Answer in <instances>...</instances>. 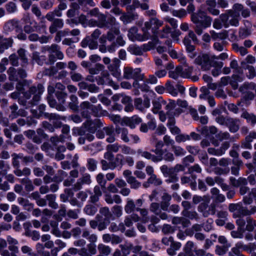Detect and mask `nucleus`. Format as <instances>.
Listing matches in <instances>:
<instances>
[{"instance_id": "3", "label": "nucleus", "mask_w": 256, "mask_h": 256, "mask_svg": "<svg viewBox=\"0 0 256 256\" xmlns=\"http://www.w3.org/2000/svg\"><path fill=\"white\" fill-rule=\"evenodd\" d=\"M200 8L196 12H193L191 16L192 21L196 24L194 30L198 35H201L203 29L210 26L212 18L206 15Z\"/></svg>"}, {"instance_id": "39", "label": "nucleus", "mask_w": 256, "mask_h": 256, "mask_svg": "<svg viewBox=\"0 0 256 256\" xmlns=\"http://www.w3.org/2000/svg\"><path fill=\"white\" fill-rule=\"evenodd\" d=\"M7 73L10 81L18 80L17 70L15 68L12 66L9 68L7 70Z\"/></svg>"}, {"instance_id": "38", "label": "nucleus", "mask_w": 256, "mask_h": 256, "mask_svg": "<svg viewBox=\"0 0 256 256\" xmlns=\"http://www.w3.org/2000/svg\"><path fill=\"white\" fill-rule=\"evenodd\" d=\"M128 50L131 54L138 56L142 55L144 52L142 46H138L136 45L130 46Z\"/></svg>"}, {"instance_id": "51", "label": "nucleus", "mask_w": 256, "mask_h": 256, "mask_svg": "<svg viewBox=\"0 0 256 256\" xmlns=\"http://www.w3.org/2000/svg\"><path fill=\"white\" fill-rule=\"evenodd\" d=\"M18 22L17 20H11L7 22L4 25V29L6 30L11 31L18 28Z\"/></svg>"}, {"instance_id": "4", "label": "nucleus", "mask_w": 256, "mask_h": 256, "mask_svg": "<svg viewBox=\"0 0 256 256\" xmlns=\"http://www.w3.org/2000/svg\"><path fill=\"white\" fill-rule=\"evenodd\" d=\"M220 18L225 28L230 26H238L240 18V12L232 10H228L225 13L221 14Z\"/></svg>"}, {"instance_id": "32", "label": "nucleus", "mask_w": 256, "mask_h": 256, "mask_svg": "<svg viewBox=\"0 0 256 256\" xmlns=\"http://www.w3.org/2000/svg\"><path fill=\"white\" fill-rule=\"evenodd\" d=\"M116 132L117 134H121V138L126 142L130 141L128 137V132L127 128H116Z\"/></svg>"}, {"instance_id": "13", "label": "nucleus", "mask_w": 256, "mask_h": 256, "mask_svg": "<svg viewBox=\"0 0 256 256\" xmlns=\"http://www.w3.org/2000/svg\"><path fill=\"white\" fill-rule=\"evenodd\" d=\"M106 15L102 12L98 16V21L99 22L100 28L109 27L110 26H112L116 24V19L114 16H110L108 18V22H106Z\"/></svg>"}, {"instance_id": "5", "label": "nucleus", "mask_w": 256, "mask_h": 256, "mask_svg": "<svg viewBox=\"0 0 256 256\" xmlns=\"http://www.w3.org/2000/svg\"><path fill=\"white\" fill-rule=\"evenodd\" d=\"M123 78L126 80H144V74L142 73L140 68H134L130 66H125L123 70Z\"/></svg>"}, {"instance_id": "26", "label": "nucleus", "mask_w": 256, "mask_h": 256, "mask_svg": "<svg viewBox=\"0 0 256 256\" xmlns=\"http://www.w3.org/2000/svg\"><path fill=\"white\" fill-rule=\"evenodd\" d=\"M183 69L182 66H176L174 70L168 72V76L174 80H177L178 77H183Z\"/></svg>"}, {"instance_id": "10", "label": "nucleus", "mask_w": 256, "mask_h": 256, "mask_svg": "<svg viewBox=\"0 0 256 256\" xmlns=\"http://www.w3.org/2000/svg\"><path fill=\"white\" fill-rule=\"evenodd\" d=\"M216 0H206L204 4H202L200 8L204 12H208L213 16L219 15L220 10L216 8Z\"/></svg>"}, {"instance_id": "49", "label": "nucleus", "mask_w": 256, "mask_h": 256, "mask_svg": "<svg viewBox=\"0 0 256 256\" xmlns=\"http://www.w3.org/2000/svg\"><path fill=\"white\" fill-rule=\"evenodd\" d=\"M66 210L65 206L61 205L60 210L58 212V214L54 216V218L58 221H61L62 217H64L66 216Z\"/></svg>"}, {"instance_id": "55", "label": "nucleus", "mask_w": 256, "mask_h": 256, "mask_svg": "<svg viewBox=\"0 0 256 256\" xmlns=\"http://www.w3.org/2000/svg\"><path fill=\"white\" fill-rule=\"evenodd\" d=\"M56 33L54 40L57 42H60L61 41L62 37L68 36L69 34V32L66 30H58Z\"/></svg>"}, {"instance_id": "40", "label": "nucleus", "mask_w": 256, "mask_h": 256, "mask_svg": "<svg viewBox=\"0 0 256 256\" xmlns=\"http://www.w3.org/2000/svg\"><path fill=\"white\" fill-rule=\"evenodd\" d=\"M104 66L101 64L98 63L95 64L94 68H89L88 72L90 74H98L100 72H103L104 70Z\"/></svg>"}, {"instance_id": "50", "label": "nucleus", "mask_w": 256, "mask_h": 256, "mask_svg": "<svg viewBox=\"0 0 256 256\" xmlns=\"http://www.w3.org/2000/svg\"><path fill=\"white\" fill-rule=\"evenodd\" d=\"M98 162L93 158H88L87 159V168L90 172L94 171L97 168Z\"/></svg>"}, {"instance_id": "27", "label": "nucleus", "mask_w": 256, "mask_h": 256, "mask_svg": "<svg viewBox=\"0 0 256 256\" xmlns=\"http://www.w3.org/2000/svg\"><path fill=\"white\" fill-rule=\"evenodd\" d=\"M158 78L155 74H150L148 78L145 80L146 84H144V86L142 88V90L148 92L149 90V86L146 84H155L158 82Z\"/></svg>"}, {"instance_id": "23", "label": "nucleus", "mask_w": 256, "mask_h": 256, "mask_svg": "<svg viewBox=\"0 0 256 256\" xmlns=\"http://www.w3.org/2000/svg\"><path fill=\"white\" fill-rule=\"evenodd\" d=\"M104 200L108 204H112L114 202L116 204H120L122 202L120 196L118 194L111 195L110 194H104Z\"/></svg>"}, {"instance_id": "25", "label": "nucleus", "mask_w": 256, "mask_h": 256, "mask_svg": "<svg viewBox=\"0 0 256 256\" xmlns=\"http://www.w3.org/2000/svg\"><path fill=\"white\" fill-rule=\"evenodd\" d=\"M241 118L246 119L248 122L250 123L252 126L256 124V116L252 113H249L246 110H243Z\"/></svg>"}, {"instance_id": "61", "label": "nucleus", "mask_w": 256, "mask_h": 256, "mask_svg": "<svg viewBox=\"0 0 256 256\" xmlns=\"http://www.w3.org/2000/svg\"><path fill=\"white\" fill-rule=\"evenodd\" d=\"M166 90L168 93L171 94L173 96H176L178 94V92L176 89L174 88V86L171 84L170 81H168L166 84Z\"/></svg>"}, {"instance_id": "63", "label": "nucleus", "mask_w": 256, "mask_h": 256, "mask_svg": "<svg viewBox=\"0 0 256 256\" xmlns=\"http://www.w3.org/2000/svg\"><path fill=\"white\" fill-rule=\"evenodd\" d=\"M148 179V182H150V184H153L154 186H158L162 184V180L158 178L156 174L152 175V176H150Z\"/></svg>"}, {"instance_id": "31", "label": "nucleus", "mask_w": 256, "mask_h": 256, "mask_svg": "<svg viewBox=\"0 0 256 256\" xmlns=\"http://www.w3.org/2000/svg\"><path fill=\"white\" fill-rule=\"evenodd\" d=\"M46 200L48 201L50 207L54 209L58 208V204L56 202V196L54 194H48L46 196Z\"/></svg>"}, {"instance_id": "60", "label": "nucleus", "mask_w": 256, "mask_h": 256, "mask_svg": "<svg viewBox=\"0 0 256 256\" xmlns=\"http://www.w3.org/2000/svg\"><path fill=\"white\" fill-rule=\"evenodd\" d=\"M50 142L53 145L56 146L58 142H64V136L63 134H60L59 136H52L50 138Z\"/></svg>"}, {"instance_id": "48", "label": "nucleus", "mask_w": 256, "mask_h": 256, "mask_svg": "<svg viewBox=\"0 0 256 256\" xmlns=\"http://www.w3.org/2000/svg\"><path fill=\"white\" fill-rule=\"evenodd\" d=\"M18 202L22 205L26 210H30L32 208L33 204L29 202V201L24 198H19L18 199Z\"/></svg>"}, {"instance_id": "58", "label": "nucleus", "mask_w": 256, "mask_h": 256, "mask_svg": "<svg viewBox=\"0 0 256 256\" xmlns=\"http://www.w3.org/2000/svg\"><path fill=\"white\" fill-rule=\"evenodd\" d=\"M90 243L86 245V250L88 254L92 256L96 253V242H89Z\"/></svg>"}, {"instance_id": "53", "label": "nucleus", "mask_w": 256, "mask_h": 256, "mask_svg": "<svg viewBox=\"0 0 256 256\" xmlns=\"http://www.w3.org/2000/svg\"><path fill=\"white\" fill-rule=\"evenodd\" d=\"M217 204L215 202H212L209 206L208 205V210L206 212L205 218L208 217L210 215H214L216 212V208L217 207Z\"/></svg>"}, {"instance_id": "56", "label": "nucleus", "mask_w": 256, "mask_h": 256, "mask_svg": "<svg viewBox=\"0 0 256 256\" xmlns=\"http://www.w3.org/2000/svg\"><path fill=\"white\" fill-rule=\"evenodd\" d=\"M84 210L87 215L94 216L97 212V208L94 205L88 204L84 207Z\"/></svg>"}, {"instance_id": "52", "label": "nucleus", "mask_w": 256, "mask_h": 256, "mask_svg": "<svg viewBox=\"0 0 256 256\" xmlns=\"http://www.w3.org/2000/svg\"><path fill=\"white\" fill-rule=\"evenodd\" d=\"M182 215L188 218V220H195L196 221H198L200 218L198 214L195 210H188L186 212L184 213Z\"/></svg>"}, {"instance_id": "21", "label": "nucleus", "mask_w": 256, "mask_h": 256, "mask_svg": "<svg viewBox=\"0 0 256 256\" xmlns=\"http://www.w3.org/2000/svg\"><path fill=\"white\" fill-rule=\"evenodd\" d=\"M138 18V15L137 13L128 12L127 13L122 14L120 18L124 24H126L137 20Z\"/></svg>"}, {"instance_id": "28", "label": "nucleus", "mask_w": 256, "mask_h": 256, "mask_svg": "<svg viewBox=\"0 0 256 256\" xmlns=\"http://www.w3.org/2000/svg\"><path fill=\"white\" fill-rule=\"evenodd\" d=\"M82 237L86 238L88 242H96L98 236L95 234H90V232L86 229L82 231Z\"/></svg>"}, {"instance_id": "18", "label": "nucleus", "mask_w": 256, "mask_h": 256, "mask_svg": "<svg viewBox=\"0 0 256 256\" xmlns=\"http://www.w3.org/2000/svg\"><path fill=\"white\" fill-rule=\"evenodd\" d=\"M240 120L232 118H226V126L231 132H236L240 128Z\"/></svg>"}, {"instance_id": "16", "label": "nucleus", "mask_w": 256, "mask_h": 256, "mask_svg": "<svg viewBox=\"0 0 256 256\" xmlns=\"http://www.w3.org/2000/svg\"><path fill=\"white\" fill-rule=\"evenodd\" d=\"M142 122V118L137 116L132 117H124L121 121L122 125H126L131 128H135L136 126Z\"/></svg>"}, {"instance_id": "15", "label": "nucleus", "mask_w": 256, "mask_h": 256, "mask_svg": "<svg viewBox=\"0 0 256 256\" xmlns=\"http://www.w3.org/2000/svg\"><path fill=\"white\" fill-rule=\"evenodd\" d=\"M230 144L228 142L225 141L223 142L220 146L218 148H210L208 149V152L209 154L216 156H220L224 154L226 151L230 148Z\"/></svg>"}, {"instance_id": "44", "label": "nucleus", "mask_w": 256, "mask_h": 256, "mask_svg": "<svg viewBox=\"0 0 256 256\" xmlns=\"http://www.w3.org/2000/svg\"><path fill=\"white\" fill-rule=\"evenodd\" d=\"M102 164V168L104 170H106L108 169L114 170L117 166V164L116 162H108L106 160H102L100 162Z\"/></svg>"}, {"instance_id": "2", "label": "nucleus", "mask_w": 256, "mask_h": 256, "mask_svg": "<svg viewBox=\"0 0 256 256\" xmlns=\"http://www.w3.org/2000/svg\"><path fill=\"white\" fill-rule=\"evenodd\" d=\"M28 85V82L26 80H23L19 82L16 85V90L21 93L23 94L26 99H29L32 95H34L31 104H36V103L40 100V95L44 92V88L42 84H38L37 86H31L29 87V90L24 92V86Z\"/></svg>"}, {"instance_id": "36", "label": "nucleus", "mask_w": 256, "mask_h": 256, "mask_svg": "<svg viewBox=\"0 0 256 256\" xmlns=\"http://www.w3.org/2000/svg\"><path fill=\"white\" fill-rule=\"evenodd\" d=\"M210 33L211 35L212 38L214 40L217 39L224 40L228 37V34L226 30L219 33L216 32L214 30H210Z\"/></svg>"}, {"instance_id": "46", "label": "nucleus", "mask_w": 256, "mask_h": 256, "mask_svg": "<svg viewBox=\"0 0 256 256\" xmlns=\"http://www.w3.org/2000/svg\"><path fill=\"white\" fill-rule=\"evenodd\" d=\"M13 44V40L12 38H4L2 36H0V44H1L4 48L8 49L12 46Z\"/></svg>"}, {"instance_id": "8", "label": "nucleus", "mask_w": 256, "mask_h": 256, "mask_svg": "<svg viewBox=\"0 0 256 256\" xmlns=\"http://www.w3.org/2000/svg\"><path fill=\"white\" fill-rule=\"evenodd\" d=\"M100 106H95L91 104L90 102L87 101L84 102L80 104V114L82 118L88 120L90 117V110H91L96 114L98 111V108Z\"/></svg>"}, {"instance_id": "59", "label": "nucleus", "mask_w": 256, "mask_h": 256, "mask_svg": "<svg viewBox=\"0 0 256 256\" xmlns=\"http://www.w3.org/2000/svg\"><path fill=\"white\" fill-rule=\"evenodd\" d=\"M152 25V24L151 22V19L150 18L149 21L145 22L144 26L142 28L143 34H146V36L147 40L148 38L150 36V33L148 32V31L151 28Z\"/></svg>"}, {"instance_id": "62", "label": "nucleus", "mask_w": 256, "mask_h": 256, "mask_svg": "<svg viewBox=\"0 0 256 256\" xmlns=\"http://www.w3.org/2000/svg\"><path fill=\"white\" fill-rule=\"evenodd\" d=\"M174 154L176 156H184L186 152L182 148V147L179 146H172V148Z\"/></svg>"}, {"instance_id": "7", "label": "nucleus", "mask_w": 256, "mask_h": 256, "mask_svg": "<svg viewBox=\"0 0 256 256\" xmlns=\"http://www.w3.org/2000/svg\"><path fill=\"white\" fill-rule=\"evenodd\" d=\"M96 81L97 82L98 84V85H104L107 84L108 85L112 88H113L114 90H117L119 88V86L116 84L110 77V74L108 72L104 70L100 73V75L98 76L96 78Z\"/></svg>"}, {"instance_id": "29", "label": "nucleus", "mask_w": 256, "mask_h": 256, "mask_svg": "<svg viewBox=\"0 0 256 256\" xmlns=\"http://www.w3.org/2000/svg\"><path fill=\"white\" fill-rule=\"evenodd\" d=\"M120 34V30L118 28H112L107 32L106 38L110 42L112 41L116 38V36H118Z\"/></svg>"}, {"instance_id": "42", "label": "nucleus", "mask_w": 256, "mask_h": 256, "mask_svg": "<svg viewBox=\"0 0 256 256\" xmlns=\"http://www.w3.org/2000/svg\"><path fill=\"white\" fill-rule=\"evenodd\" d=\"M26 50L22 48L18 49L17 52L18 57L22 62V66H26L28 63V60L26 58Z\"/></svg>"}, {"instance_id": "1", "label": "nucleus", "mask_w": 256, "mask_h": 256, "mask_svg": "<svg viewBox=\"0 0 256 256\" xmlns=\"http://www.w3.org/2000/svg\"><path fill=\"white\" fill-rule=\"evenodd\" d=\"M42 52H48V60H46L45 56H40L37 52H34L32 54V60L34 61L40 66H42L44 64H53L56 60V58L59 60L63 59L64 56L61 52L60 46L56 44H52L50 46H46L42 48Z\"/></svg>"}, {"instance_id": "33", "label": "nucleus", "mask_w": 256, "mask_h": 256, "mask_svg": "<svg viewBox=\"0 0 256 256\" xmlns=\"http://www.w3.org/2000/svg\"><path fill=\"white\" fill-rule=\"evenodd\" d=\"M160 44V41L157 37L154 38L152 42H150L147 44H143L142 46L144 52L150 50L157 44Z\"/></svg>"}, {"instance_id": "35", "label": "nucleus", "mask_w": 256, "mask_h": 256, "mask_svg": "<svg viewBox=\"0 0 256 256\" xmlns=\"http://www.w3.org/2000/svg\"><path fill=\"white\" fill-rule=\"evenodd\" d=\"M243 77L239 75H233L230 78V84L234 90L238 88V82L243 80Z\"/></svg>"}, {"instance_id": "14", "label": "nucleus", "mask_w": 256, "mask_h": 256, "mask_svg": "<svg viewBox=\"0 0 256 256\" xmlns=\"http://www.w3.org/2000/svg\"><path fill=\"white\" fill-rule=\"evenodd\" d=\"M146 35L140 34L138 33V29L137 28L134 26L128 30V38L132 41H144L147 40Z\"/></svg>"}, {"instance_id": "57", "label": "nucleus", "mask_w": 256, "mask_h": 256, "mask_svg": "<svg viewBox=\"0 0 256 256\" xmlns=\"http://www.w3.org/2000/svg\"><path fill=\"white\" fill-rule=\"evenodd\" d=\"M126 182L130 184L132 188L136 189L141 186V183L138 182L134 176L127 178Z\"/></svg>"}, {"instance_id": "19", "label": "nucleus", "mask_w": 256, "mask_h": 256, "mask_svg": "<svg viewBox=\"0 0 256 256\" xmlns=\"http://www.w3.org/2000/svg\"><path fill=\"white\" fill-rule=\"evenodd\" d=\"M152 142L155 143V150L152 151L154 152L158 156H162L164 154V150H162V148L164 146V140L162 141L158 140L156 136L154 134L152 135Z\"/></svg>"}, {"instance_id": "22", "label": "nucleus", "mask_w": 256, "mask_h": 256, "mask_svg": "<svg viewBox=\"0 0 256 256\" xmlns=\"http://www.w3.org/2000/svg\"><path fill=\"white\" fill-rule=\"evenodd\" d=\"M80 44L83 48L88 46L90 50H95L97 48L98 46L96 40L92 39L90 36H88L84 38L81 42Z\"/></svg>"}, {"instance_id": "12", "label": "nucleus", "mask_w": 256, "mask_h": 256, "mask_svg": "<svg viewBox=\"0 0 256 256\" xmlns=\"http://www.w3.org/2000/svg\"><path fill=\"white\" fill-rule=\"evenodd\" d=\"M82 126L88 132L94 133L98 128L102 126L103 124L99 119H95L92 120L90 118L83 123Z\"/></svg>"}, {"instance_id": "37", "label": "nucleus", "mask_w": 256, "mask_h": 256, "mask_svg": "<svg viewBox=\"0 0 256 256\" xmlns=\"http://www.w3.org/2000/svg\"><path fill=\"white\" fill-rule=\"evenodd\" d=\"M120 248L124 254H130V250H132L134 253V250L136 248V246H134L131 244H120Z\"/></svg>"}, {"instance_id": "20", "label": "nucleus", "mask_w": 256, "mask_h": 256, "mask_svg": "<svg viewBox=\"0 0 256 256\" xmlns=\"http://www.w3.org/2000/svg\"><path fill=\"white\" fill-rule=\"evenodd\" d=\"M64 26V22L62 18H55L49 27V32L51 34L56 33L58 29L62 28Z\"/></svg>"}, {"instance_id": "45", "label": "nucleus", "mask_w": 256, "mask_h": 256, "mask_svg": "<svg viewBox=\"0 0 256 256\" xmlns=\"http://www.w3.org/2000/svg\"><path fill=\"white\" fill-rule=\"evenodd\" d=\"M74 196V192L70 188H66L64 193L60 194V198L62 202L68 200V198Z\"/></svg>"}, {"instance_id": "11", "label": "nucleus", "mask_w": 256, "mask_h": 256, "mask_svg": "<svg viewBox=\"0 0 256 256\" xmlns=\"http://www.w3.org/2000/svg\"><path fill=\"white\" fill-rule=\"evenodd\" d=\"M143 204V200L139 198L137 200L136 202L131 198H128L126 200V204L124 206V210L126 214H130L136 211V209L139 207L142 206Z\"/></svg>"}, {"instance_id": "9", "label": "nucleus", "mask_w": 256, "mask_h": 256, "mask_svg": "<svg viewBox=\"0 0 256 256\" xmlns=\"http://www.w3.org/2000/svg\"><path fill=\"white\" fill-rule=\"evenodd\" d=\"M195 64L200 66L203 70H209L212 66V58L208 54H202L198 56L194 60Z\"/></svg>"}, {"instance_id": "24", "label": "nucleus", "mask_w": 256, "mask_h": 256, "mask_svg": "<svg viewBox=\"0 0 256 256\" xmlns=\"http://www.w3.org/2000/svg\"><path fill=\"white\" fill-rule=\"evenodd\" d=\"M204 227V224H195L190 228H186L184 233L186 236H192L196 232H200Z\"/></svg>"}, {"instance_id": "43", "label": "nucleus", "mask_w": 256, "mask_h": 256, "mask_svg": "<svg viewBox=\"0 0 256 256\" xmlns=\"http://www.w3.org/2000/svg\"><path fill=\"white\" fill-rule=\"evenodd\" d=\"M248 209L246 208L243 206L241 204L238 211L234 213L233 217L236 218L242 216H248Z\"/></svg>"}, {"instance_id": "30", "label": "nucleus", "mask_w": 256, "mask_h": 256, "mask_svg": "<svg viewBox=\"0 0 256 256\" xmlns=\"http://www.w3.org/2000/svg\"><path fill=\"white\" fill-rule=\"evenodd\" d=\"M108 68L114 76L117 78L120 76V72L119 70V64H112L108 66Z\"/></svg>"}, {"instance_id": "64", "label": "nucleus", "mask_w": 256, "mask_h": 256, "mask_svg": "<svg viewBox=\"0 0 256 256\" xmlns=\"http://www.w3.org/2000/svg\"><path fill=\"white\" fill-rule=\"evenodd\" d=\"M142 246H136V248L134 250V254H138L140 256H152L148 252L145 250H142Z\"/></svg>"}, {"instance_id": "54", "label": "nucleus", "mask_w": 256, "mask_h": 256, "mask_svg": "<svg viewBox=\"0 0 256 256\" xmlns=\"http://www.w3.org/2000/svg\"><path fill=\"white\" fill-rule=\"evenodd\" d=\"M71 102L68 104L69 108L74 111L78 110V98L75 95L72 94L70 96Z\"/></svg>"}, {"instance_id": "47", "label": "nucleus", "mask_w": 256, "mask_h": 256, "mask_svg": "<svg viewBox=\"0 0 256 256\" xmlns=\"http://www.w3.org/2000/svg\"><path fill=\"white\" fill-rule=\"evenodd\" d=\"M44 117L50 120H66V116H61L56 114H54V113L44 114Z\"/></svg>"}, {"instance_id": "6", "label": "nucleus", "mask_w": 256, "mask_h": 256, "mask_svg": "<svg viewBox=\"0 0 256 256\" xmlns=\"http://www.w3.org/2000/svg\"><path fill=\"white\" fill-rule=\"evenodd\" d=\"M256 84L254 83H244L239 88V91L242 93L243 96L242 100L245 101L251 100L254 98V94L251 92V90H254Z\"/></svg>"}, {"instance_id": "41", "label": "nucleus", "mask_w": 256, "mask_h": 256, "mask_svg": "<svg viewBox=\"0 0 256 256\" xmlns=\"http://www.w3.org/2000/svg\"><path fill=\"white\" fill-rule=\"evenodd\" d=\"M160 170L165 178H167L168 176H171L174 174L172 167H168L166 164H163L160 167Z\"/></svg>"}, {"instance_id": "34", "label": "nucleus", "mask_w": 256, "mask_h": 256, "mask_svg": "<svg viewBox=\"0 0 256 256\" xmlns=\"http://www.w3.org/2000/svg\"><path fill=\"white\" fill-rule=\"evenodd\" d=\"M98 249L100 254L104 256H108L111 253V248L103 244H100L98 246Z\"/></svg>"}, {"instance_id": "17", "label": "nucleus", "mask_w": 256, "mask_h": 256, "mask_svg": "<svg viewBox=\"0 0 256 256\" xmlns=\"http://www.w3.org/2000/svg\"><path fill=\"white\" fill-rule=\"evenodd\" d=\"M137 152L142 157L146 160H150L154 162H158L162 160V156H155L148 151L139 149L138 150Z\"/></svg>"}]
</instances>
